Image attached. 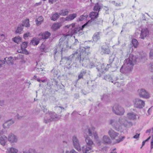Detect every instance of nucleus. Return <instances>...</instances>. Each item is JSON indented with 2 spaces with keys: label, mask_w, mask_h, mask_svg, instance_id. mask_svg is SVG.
<instances>
[{
  "label": "nucleus",
  "mask_w": 153,
  "mask_h": 153,
  "mask_svg": "<svg viewBox=\"0 0 153 153\" xmlns=\"http://www.w3.org/2000/svg\"><path fill=\"white\" fill-rule=\"evenodd\" d=\"M87 23L83 25L82 27L79 26L75 27V23L65 26V28L71 29L66 34H63L59 39V42L56 46V51L62 52L68 50L71 48V46L69 45L68 40L71 38L73 34H76L81 30H82L86 25Z\"/></svg>",
  "instance_id": "1"
},
{
  "label": "nucleus",
  "mask_w": 153,
  "mask_h": 153,
  "mask_svg": "<svg viewBox=\"0 0 153 153\" xmlns=\"http://www.w3.org/2000/svg\"><path fill=\"white\" fill-rule=\"evenodd\" d=\"M109 123L117 130L121 129L122 126L128 128L132 126V123L128 121L123 117H120L117 120L111 119L109 121Z\"/></svg>",
  "instance_id": "2"
},
{
  "label": "nucleus",
  "mask_w": 153,
  "mask_h": 153,
  "mask_svg": "<svg viewBox=\"0 0 153 153\" xmlns=\"http://www.w3.org/2000/svg\"><path fill=\"white\" fill-rule=\"evenodd\" d=\"M85 49H80L77 50L74 53L70 56L67 58L68 60H71L75 58L76 59H79V62L80 63L85 58H86L88 55V52Z\"/></svg>",
  "instance_id": "3"
},
{
  "label": "nucleus",
  "mask_w": 153,
  "mask_h": 153,
  "mask_svg": "<svg viewBox=\"0 0 153 153\" xmlns=\"http://www.w3.org/2000/svg\"><path fill=\"white\" fill-rule=\"evenodd\" d=\"M112 111L115 114L119 116L123 115L125 112L124 108L118 104L114 105L112 108Z\"/></svg>",
  "instance_id": "4"
},
{
  "label": "nucleus",
  "mask_w": 153,
  "mask_h": 153,
  "mask_svg": "<svg viewBox=\"0 0 153 153\" xmlns=\"http://www.w3.org/2000/svg\"><path fill=\"white\" fill-rule=\"evenodd\" d=\"M136 59L135 56L130 54L128 58L124 61V63L133 68V66L136 63Z\"/></svg>",
  "instance_id": "5"
},
{
  "label": "nucleus",
  "mask_w": 153,
  "mask_h": 153,
  "mask_svg": "<svg viewBox=\"0 0 153 153\" xmlns=\"http://www.w3.org/2000/svg\"><path fill=\"white\" fill-rule=\"evenodd\" d=\"M82 62V65L88 68H91L95 66L94 63L90 61L88 59V56L86 58H85L83 60Z\"/></svg>",
  "instance_id": "6"
},
{
  "label": "nucleus",
  "mask_w": 153,
  "mask_h": 153,
  "mask_svg": "<svg viewBox=\"0 0 153 153\" xmlns=\"http://www.w3.org/2000/svg\"><path fill=\"white\" fill-rule=\"evenodd\" d=\"M47 117H50L49 120L46 118L45 120V123H48L53 121H56L58 119V116L55 113H50L47 114Z\"/></svg>",
  "instance_id": "7"
},
{
  "label": "nucleus",
  "mask_w": 153,
  "mask_h": 153,
  "mask_svg": "<svg viewBox=\"0 0 153 153\" xmlns=\"http://www.w3.org/2000/svg\"><path fill=\"white\" fill-rule=\"evenodd\" d=\"M133 102L134 106L137 108H141L145 106V102L139 98L136 99L134 100Z\"/></svg>",
  "instance_id": "8"
},
{
  "label": "nucleus",
  "mask_w": 153,
  "mask_h": 153,
  "mask_svg": "<svg viewBox=\"0 0 153 153\" xmlns=\"http://www.w3.org/2000/svg\"><path fill=\"white\" fill-rule=\"evenodd\" d=\"M72 141L74 148L78 151H81V149L80 142L76 136H74L73 137Z\"/></svg>",
  "instance_id": "9"
},
{
  "label": "nucleus",
  "mask_w": 153,
  "mask_h": 153,
  "mask_svg": "<svg viewBox=\"0 0 153 153\" xmlns=\"http://www.w3.org/2000/svg\"><path fill=\"white\" fill-rule=\"evenodd\" d=\"M138 93L140 97L146 99L149 98L150 96L149 93L144 89H140L138 90Z\"/></svg>",
  "instance_id": "10"
},
{
  "label": "nucleus",
  "mask_w": 153,
  "mask_h": 153,
  "mask_svg": "<svg viewBox=\"0 0 153 153\" xmlns=\"http://www.w3.org/2000/svg\"><path fill=\"white\" fill-rule=\"evenodd\" d=\"M132 68V67L124 63L120 69V71L122 73L127 74L131 71Z\"/></svg>",
  "instance_id": "11"
},
{
  "label": "nucleus",
  "mask_w": 153,
  "mask_h": 153,
  "mask_svg": "<svg viewBox=\"0 0 153 153\" xmlns=\"http://www.w3.org/2000/svg\"><path fill=\"white\" fill-rule=\"evenodd\" d=\"M8 141L11 143H16L18 140V138L16 136L12 133L10 134L7 138Z\"/></svg>",
  "instance_id": "12"
},
{
  "label": "nucleus",
  "mask_w": 153,
  "mask_h": 153,
  "mask_svg": "<svg viewBox=\"0 0 153 153\" xmlns=\"http://www.w3.org/2000/svg\"><path fill=\"white\" fill-rule=\"evenodd\" d=\"M127 118L130 120H135L137 117L138 119L139 118V116L133 112H130L127 113L126 115Z\"/></svg>",
  "instance_id": "13"
},
{
  "label": "nucleus",
  "mask_w": 153,
  "mask_h": 153,
  "mask_svg": "<svg viewBox=\"0 0 153 153\" xmlns=\"http://www.w3.org/2000/svg\"><path fill=\"white\" fill-rule=\"evenodd\" d=\"M85 130L86 131L88 132L90 136L94 137L95 139H97L98 138V137L97 133L96 132L93 131L92 129L90 128L87 126Z\"/></svg>",
  "instance_id": "14"
},
{
  "label": "nucleus",
  "mask_w": 153,
  "mask_h": 153,
  "mask_svg": "<svg viewBox=\"0 0 153 153\" xmlns=\"http://www.w3.org/2000/svg\"><path fill=\"white\" fill-rule=\"evenodd\" d=\"M109 68V66H108L107 64H99L97 66V69L98 71L104 72L105 71H107Z\"/></svg>",
  "instance_id": "15"
},
{
  "label": "nucleus",
  "mask_w": 153,
  "mask_h": 153,
  "mask_svg": "<svg viewBox=\"0 0 153 153\" xmlns=\"http://www.w3.org/2000/svg\"><path fill=\"white\" fill-rule=\"evenodd\" d=\"M108 133L112 140L116 139L119 135L118 133L116 132L112 129L108 131Z\"/></svg>",
  "instance_id": "16"
},
{
  "label": "nucleus",
  "mask_w": 153,
  "mask_h": 153,
  "mask_svg": "<svg viewBox=\"0 0 153 153\" xmlns=\"http://www.w3.org/2000/svg\"><path fill=\"white\" fill-rule=\"evenodd\" d=\"M149 34V31L147 28L143 29L141 31L140 38L141 39H144L145 38L148 36Z\"/></svg>",
  "instance_id": "17"
},
{
  "label": "nucleus",
  "mask_w": 153,
  "mask_h": 153,
  "mask_svg": "<svg viewBox=\"0 0 153 153\" xmlns=\"http://www.w3.org/2000/svg\"><path fill=\"white\" fill-rule=\"evenodd\" d=\"M14 123V121L12 119H10L6 121L3 124V128L4 129H8L10 126Z\"/></svg>",
  "instance_id": "18"
},
{
  "label": "nucleus",
  "mask_w": 153,
  "mask_h": 153,
  "mask_svg": "<svg viewBox=\"0 0 153 153\" xmlns=\"http://www.w3.org/2000/svg\"><path fill=\"white\" fill-rule=\"evenodd\" d=\"M102 141L104 144H109L111 142V140L110 138L106 135H104L103 137Z\"/></svg>",
  "instance_id": "19"
},
{
  "label": "nucleus",
  "mask_w": 153,
  "mask_h": 153,
  "mask_svg": "<svg viewBox=\"0 0 153 153\" xmlns=\"http://www.w3.org/2000/svg\"><path fill=\"white\" fill-rule=\"evenodd\" d=\"M92 147L88 146H85L82 147V150L84 153H90Z\"/></svg>",
  "instance_id": "20"
},
{
  "label": "nucleus",
  "mask_w": 153,
  "mask_h": 153,
  "mask_svg": "<svg viewBox=\"0 0 153 153\" xmlns=\"http://www.w3.org/2000/svg\"><path fill=\"white\" fill-rule=\"evenodd\" d=\"M5 62L9 65H12L14 63V59L13 57L10 56L8 58H4Z\"/></svg>",
  "instance_id": "21"
},
{
  "label": "nucleus",
  "mask_w": 153,
  "mask_h": 153,
  "mask_svg": "<svg viewBox=\"0 0 153 153\" xmlns=\"http://www.w3.org/2000/svg\"><path fill=\"white\" fill-rule=\"evenodd\" d=\"M85 141L87 146L92 147L95 145L93 141L88 137L86 138Z\"/></svg>",
  "instance_id": "22"
},
{
  "label": "nucleus",
  "mask_w": 153,
  "mask_h": 153,
  "mask_svg": "<svg viewBox=\"0 0 153 153\" xmlns=\"http://www.w3.org/2000/svg\"><path fill=\"white\" fill-rule=\"evenodd\" d=\"M76 15H77L76 13H73L67 16L65 18V20L66 21H71L76 17Z\"/></svg>",
  "instance_id": "23"
},
{
  "label": "nucleus",
  "mask_w": 153,
  "mask_h": 153,
  "mask_svg": "<svg viewBox=\"0 0 153 153\" xmlns=\"http://www.w3.org/2000/svg\"><path fill=\"white\" fill-rule=\"evenodd\" d=\"M44 68L42 67V64L41 63H37L36 66L35 70L37 72H39L42 71L43 70Z\"/></svg>",
  "instance_id": "24"
},
{
  "label": "nucleus",
  "mask_w": 153,
  "mask_h": 153,
  "mask_svg": "<svg viewBox=\"0 0 153 153\" xmlns=\"http://www.w3.org/2000/svg\"><path fill=\"white\" fill-rule=\"evenodd\" d=\"M102 54H108L110 52V51L108 47L106 46H103L102 47Z\"/></svg>",
  "instance_id": "25"
},
{
  "label": "nucleus",
  "mask_w": 153,
  "mask_h": 153,
  "mask_svg": "<svg viewBox=\"0 0 153 153\" xmlns=\"http://www.w3.org/2000/svg\"><path fill=\"white\" fill-rule=\"evenodd\" d=\"M104 79L107 81H108L109 82H111L112 83H114L116 82H115L112 79V78L111 77V75L109 74L105 75L104 77Z\"/></svg>",
  "instance_id": "26"
},
{
  "label": "nucleus",
  "mask_w": 153,
  "mask_h": 153,
  "mask_svg": "<svg viewBox=\"0 0 153 153\" xmlns=\"http://www.w3.org/2000/svg\"><path fill=\"white\" fill-rule=\"evenodd\" d=\"M98 13L97 12H92L89 14V16L91 19L94 20L98 17Z\"/></svg>",
  "instance_id": "27"
},
{
  "label": "nucleus",
  "mask_w": 153,
  "mask_h": 153,
  "mask_svg": "<svg viewBox=\"0 0 153 153\" xmlns=\"http://www.w3.org/2000/svg\"><path fill=\"white\" fill-rule=\"evenodd\" d=\"M7 137L5 136H3L0 137V143L3 146H4L6 142Z\"/></svg>",
  "instance_id": "28"
},
{
  "label": "nucleus",
  "mask_w": 153,
  "mask_h": 153,
  "mask_svg": "<svg viewBox=\"0 0 153 153\" xmlns=\"http://www.w3.org/2000/svg\"><path fill=\"white\" fill-rule=\"evenodd\" d=\"M100 32H98L95 33L93 37V39L94 41L97 42L100 39Z\"/></svg>",
  "instance_id": "29"
},
{
  "label": "nucleus",
  "mask_w": 153,
  "mask_h": 153,
  "mask_svg": "<svg viewBox=\"0 0 153 153\" xmlns=\"http://www.w3.org/2000/svg\"><path fill=\"white\" fill-rule=\"evenodd\" d=\"M69 10L67 9L62 10L59 12V14L62 16L67 15L69 12Z\"/></svg>",
  "instance_id": "30"
},
{
  "label": "nucleus",
  "mask_w": 153,
  "mask_h": 153,
  "mask_svg": "<svg viewBox=\"0 0 153 153\" xmlns=\"http://www.w3.org/2000/svg\"><path fill=\"white\" fill-rule=\"evenodd\" d=\"M61 26V23H57L53 24L52 26V29L55 30L59 28Z\"/></svg>",
  "instance_id": "31"
},
{
  "label": "nucleus",
  "mask_w": 153,
  "mask_h": 153,
  "mask_svg": "<svg viewBox=\"0 0 153 153\" xmlns=\"http://www.w3.org/2000/svg\"><path fill=\"white\" fill-rule=\"evenodd\" d=\"M51 35V33L48 32H46L41 35L42 38L43 39H46L49 38Z\"/></svg>",
  "instance_id": "32"
},
{
  "label": "nucleus",
  "mask_w": 153,
  "mask_h": 153,
  "mask_svg": "<svg viewBox=\"0 0 153 153\" xmlns=\"http://www.w3.org/2000/svg\"><path fill=\"white\" fill-rule=\"evenodd\" d=\"M21 25L22 26H25L26 27H29V19H26L23 20Z\"/></svg>",
  "instance_id": "33"
},
{
  "label": "nucleus",
  "mask_w": 153,
  "mask_h": 153,
  "mask_svg": "<svg viewBox=\"0 0 153 153\" xmlns=\"http://www.w3.org/2000/svg\"><path fill=\"white\" fill-rule=\"evenodd\" d=\"M59 15L57 13L53 14L51 18V20L54 21L56 20L59 17Z\"/></svg>",
  "instance_id": "34"
},
{
  "label": "nucleus",
  "mask_w": 153,
  "mask_h": 153,
  "mask_svg": "<svg viewBox=\"0 0 153 153\" xmlns=\"http://www.w3.org/2000/svg\"><path fill=\"white\" fill-rule=\"evenodd\" d=\"M43 21V19L42 17V16H40L36 19V24L37 25H40Z\"/></svg>",
  "instance_id": "35"
},
{
  "label": "nucleus",
  "mask_w": 153,
  "mask_h": 153,
  "mask_svg": "<svg viewBox=\"0 0 153 153\" xmlns=\"http://www.w3.org/2000/svg\"><path fill=\"white\" fill-rule=\"evenodd\" d=\"M133 46L135 48H137L139 44V43L135 39H133L132 42Z\"/></svg>",
  "instance_id": "36"
},
{
  "label": "nucleus",
  "mask_w": 153,
  "mask_h": 153,
  "mask_svg": "<svg viewBox=\"0 0 153 153\" xmlns=\"http://www.w3.org/2000/svg\"><path fill=\"white\" fill-rule=\"evenodd\" d=\"M21 25L18 26L16 31V33H20L23 29Z\"/></svg>",
  "instance_id": "37"
},
{
  "label": "nucleus",
  "mask_w": 153,
  "mask_h": 153,
  "mask_svg": "<svg viewBox=\"0 0 153 153\" xmlns=\"http://www.w3.org/2000/svg\"><path fill=\"white\" fill-rule=\"evenodd\" d=\"M40 50L42 52H47V49L45 47V45L42 44L40 48Z\"/></svg>",
  "instance_id": "38"
},
{
  "label": "nucleus",
  "mask_w": 153,
  "mask_h": 153,
  "mask_svg": "<svg viewBox=\"0 0 153 153\" xmlns=\"http://www.w3.org/2000/svg\"><path fill=\"white\" fill-rule=\"evenodd\" d=\"M21 39L19 36L15 37L13 39V41L16 43H18L21 42Z\"/></svg>",
  "instance_id": "39"
},
{
  "label": "nucleus",
  "mask_w": 153,
  "mask_h": 153,
  "mask_svg": "<svg viewBox=\"0 0 153 153\" xmlns=\"http://www.w3.org/2000/svg\"><path fill=\"white\" fill-rule=\"evenodd\" d=\"M140 56L139 58L140 59H146V53H143V52H141L140 54Z\"/></svg>",
  "instance_id": "40"
},
{
  "label": "nucleus",
  "mask_w": 153,
  "mask_h": 153,
  "mask_svg": "<svg viewBox=\"0 0 153 153\" xmlns=\"http://www.w3.org/2000/svg\"><path fill=\"white\" fill-rule=\"evenodd\" d=\"M87 16L88 15H82L80 16L79 18L78 19L80 21H82L83 20L86 19Z\"/></svg>",
  "instance_id": "41"
},
{
  "label": "nucleus",
  "mask_w": 153,
  "mask_h": 153,
  "mask_svg": "<svg viewBox=\"0 0 153 153\" xmlns=\"http://www.w3.org/2000/svg\"><path fill=\"white\" fill-rule=\"evenodd\" d=\"M18 152L17 149L13 148H10L9 151V153H17Z\"/></svg>",
  "instance_id": "42"
},
{
  "label": "nucleus",
  "mask_w": 153,
  "mask_h": 153,
  "mask_svg": "<svg viewBox=\"0 0 153 153\" xmlns=\"http://www.w3.org/2000/svg\"><path fill=\"white\" fill-rule=\"evenodd\" d=\"M125 138V137H119L118 139H116L115 142V143H118L120 142L123 141Z\"/></svg>",
  "instance_id": "43"
},
{
  "label": "nucleus",
  "mask_w": 153,
  "mask_h": 153,
  "mask_svg": "<svg viewBox=\"0 0 153 153\" xmlns=\"http://www.w3.org/2000/svg\"><path fill=\"white\" fill-rule=\"evenodd\" d=\"M110 3L116 7L120 6L121 5V3L120 2H116L114 1H110Z\"/></svg>",
  "instance_id": "44"
},
{
  "label": "nucleus",
  "mask_w": 153,
  "mask_h": 153,
  "mask_svg": "<svg viewBox=\"0 0 153 153\" xmlns=\"http://www.w3.org/2000/svg\"><path fill=\"white\" fill-rule=\"evenodd\" d=\"M149 58L150 59H153V49H150L149 53Z\"/></svg>",
  "instance_id": "45"
},
{
  "label": "nucleus",
  "mask_w": 153,
  "mask_h": 153,
  "mask_svg": "<svg viewBox=\"0 0 153 153\" xmlns=\"http://www.w3.org/2000/svg\"><path fill=\"white\" fill-rule=\"evenodd\" d=\"M27 43L26 42H23L21 46V49L25 48L27 47Z\"/></svg>",
  "instance_id": "46"
},
{
  "label": "nucleus",
  "mask_w": 153,
  "mask_h": 153,
  "mask_svg": "<svg viewBox=\"0 0 153 153\" xmlns=\"http://www.w3.org/2000/svg\"><path fill=\"white\" fill-rule=\"evenodd\" d=\"M65 153H78L77 152H76L75 150L74 149H72L71 150L70 152H69L68 150H66L65 151Z\"/></svg>",
  "instance_id": "47"
},
{
  "label": "nucleus",
  "mask_w": 153,
  "mask_h": 153,
  "mask_svg": "<svg viewBox=\"0 0 153 153\" xmlns=\"http://www.w3.org/2000/svg\"><path fill=\"white\" fill-rule=\"evenodd\" d=\"M149 70L151 72H153V62L150 63L149 65Z\"/></svg>",
  "instance_id": "48"
},
{
  "label": "nucleus",
  "mask_w": 153,
  "mask_h": 153,
  "mask_svg": "<svg viewBox=\"0 0 153 153\" xmlns=\"http://www.w3.org/2000/svg\"><path fill=\"white\" fill-rule=\"evenodd\" d=\"M5 61L4 59V60L0 59V67H1L5 63Z\"/></svg>",
  "instance_id": "49"
},
{
  "label": "nucleus",
  "mask_w": 153,
  "mask_h": 153,
  "mask_svg": "<svg viewBox=\"0 0 153 153\" xmlns=\"http://www.w3.org/2000/svg\"><path fill=\"white\" fill-rule=\"evenodd\" d=\"M113 59H109V64H107V66H109V68L111 66V65L113 62Z\"/></svg>",
  "instance_id": "50"
},
{
  "label": "nucleus",
  "mask_w": 153,
  "mask_h": 153,
  "mask_svg": "<svg viewBox=\"0 0 153 153\" xmlns=\"http://www.w3.org/2000/svg\"><path fill=\"white\" fill-rule=\"evenodd\" d=\"M22 52L23 53L25 54H27L28 53L27 51V50L25 49V48L24 49H21Z\"/></svg>",
  "instance_id": "51"
},
{
  "label": "nucleus",
  "mask_w": 153,
  "mask_h": 153,
  "mask_svg": "<svg viewBox=\"0 0 153 153\" xmlns=\"http://www.w3.org/2000/svg\"><path fill=\"white\" fill-rule=\"evenodd\" d=\"M30 35V33H29L27 32L24 35V38L25 39H26V37H28Z\"/></svg>",
  "instance_id": "52"
},
{
  "label": "nucleus",
  "mask_w": 153,
  "mask_h": 153,
  "mask_svg": "<svg viewBox=\"0 0 153 153\" xmlns=\"http://www.w3.org/2000/svg\"><path fill=\"white\" fill-rule=\"evenodd\" d=\"M81 74H82L83 75H85L86 73V70L82 69L80 72Z\"/></svg>",
  "instance_id": "53"
},
{
  "label": "nucleus",
  "mask_w": 153,
  "mask_h": 153,
  "mask_svg": "<svg viewBox=\"0 0 153 153\" xmlns=\"http://www.w3.org/2000/svg\"><path fill=\"white\" fill-rule=\"evenodd\" d=\"M42 110L43 111V112L45 113H46L47 112V108L46 107V106H43L42 108Z\"/></svg>",
  "instance_id": "54"
},
{
  "label": "nucleus",
  "mask_w": 153,
  "mask_h": 153,
  "mask_svg": "<svg viewBox=\"0 0 153 153\" xmlns=\"http://www.w3.org/2000/svg\"><path fill=\"white\" fill-rule=\"evenodd\" d=\"M153 148V137L152 138L151 140V149H152Z\"/></svg>",
  "instance_id": "55"
},
{
  "label": "nucleus",
  "mask_w": 153,
  "mask_h": 153,
  "mask_svg": "<svg viewBox=\"0 0 153 153\" xmlns=\"http://www.w3.org/2000/svg\"><path fill=\"white\" fill-rule=\"evenodd\" d=\"M5 36L4 34H1L0 35V39H1V40H4L5 39Z\"/></svg>",
  "instance_id": "56"
},
{
  "label": "nucleus",
  "mask_w": 153,
  "mask_h": 153,
  "mask_svg": "<svg viewBox=\"0 0 153 153\" xmlns=\"http://www.w3.org/2000/svg\"><path fill=\"white\" fill-rule=\"evenodd\" d=\"M100 8L98 6H95L94 7V10L95 11H97L99 10Z\"/></svg>",
  "instance_id": "57"
},
{
  "label": "nucleus",
  "mask_w": 153,
  "mask_h": 153,
  "mask_svg": "<svg viewBox=\"0 0 153 153\" xmlns=\"http://www.w3.org/2000/svg\"><path fill=\"white\" fill-rule=\"evenodd\" d=\"M4 105V101L0 100V106H2Z\"/></svg>",
  "instance_id": "58"
},
{
  "label": "nucleus",
  "mask_w": 153,
  "mask_h": 153,
  "mask_svg": "<svg viewBox=\"0 0 153 153\" xmlns=\"http://www.w3.org/2000/svg\"><path fill=\"white\" fill-rule=\"evenodd\" d=\"M83 76V75L82 74H81V73H80L78 76V79H79L82 78Z\"/></svg>",
  "instance_id": "59"
},
{
  "label": "nucleus",
  "mask_w": 153,
  "mask_h": 153,
  "mask_svg": "<svg viewBox=\"0 0 153 153\" xmlns=\"http://www.w3.org/2000/svg\"><path fill=\"white\" fill-rule=\"evenodd\" d=\"M139 134H137L134 136L133 138L135 139H137L139 137Z\"/></svg>",
  "instance_id": "60"
},
{
  "label": "nucleus",
  "mask_w": 153,
  "mask_h": 153,
  "mask_svg": "<svg viewBox=\"0 0 153 153\" xmlns=\"http://www.w3.org/2000/svg\"><path fill=\"white\" fill-rule=\"evenodd\" d=\"M46 118H48V119L49 120V118H50V117H47V114L46 115L45 117V118H44V122L45 123V119Z\"/></svg>",
  "instance_id": "61"
},
{
  "label": "nucleus",
  "mask_w": 153,
  "mask_h": 153,
  "mask_svg": "<svg viewBox=\"0 0 153 153\" xmlns=\"http://www.w3.org/2000/svg\"><path fill=\"white\" fill-rule=\"evenodd\" d=\"M108 97L106 95H104L103 96V98L104 99H105Z\"/></svg>",
  "instance_id": "62"
},
{
  "label": "nucleus",
  "mask_w": 153,
  "mask_h": 153,
  "mask_svg": "<svg viewBox=\"0 0 153 153\" xmlns=\"http://www.w3.org/2000/svg\"><path fill=\"white\" fill-rule=\"evenodd\" d=\"M151 112V108H149L148 111V113L149 115H150V114Z\"/></svg>",
  "instance_id": "63"
},
{
  "label": "nucleus",
  "mask_w": 153,
  "mask_h": 153,
  "mask_svg": "<svg viewBox=\"0 0 153 153\" xmlns=\"http://www.w3.org/2000/svg\"><path fill=\"white\" fill-rule=\"evenodd\" d=\"M116 150V149H114L113 150V151L111 152L110 153H117L116 152H115V151H114L115 150Z\"/></svg>",
  "instance_id": "64"
}]
</instances>
